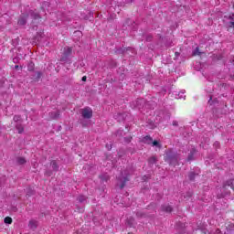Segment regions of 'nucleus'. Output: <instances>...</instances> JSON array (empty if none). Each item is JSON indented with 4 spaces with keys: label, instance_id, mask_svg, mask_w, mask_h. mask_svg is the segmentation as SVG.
<instances>
[{
    "label": "nucleus",
    "instance_id": "1",
    "mask_svg": "<svg viewBox=\"0 0 234 234\" xmlns=\"http://www.w3.org/2000/svg\"><path fill=\"white\" fill-rule=\"evenodd\" d=\"M229 189H233L234 191V179L227 181L223 186L221 187V197H228L229 195L230 191Z\"/></svg>",
    "mask_w": 234,
    "mask_h": 234
},
{
    "label": "nucleus",
    "instance_id": "2",
    "mask_svg": "<svg viewBox=\"0 0 234 234\" xmlns=\"http://www.w3.org/2000/svg\"><path fill=\"white\" fill-rule=\"evenodd\" d=\"M129 171L123 170L121 172V176L118 177L119 182H121L120 189H123L125 187L127 182H129Z\"/></svg>",
    "mask_w": 234,
    "mask_h": 234
},
{
    "label": "nucleus",
    "instance_id": "3",
    "mask_svg": "<svg viewBox=\"0 0 234 234\" xmlns=\"http://www.w3.org/2000/svg\"><path fill=\"white\" fill-rule=\"evenodd\" d=\"M82 118L85 120H90L92 118V109L85 107L81 110Z\"/></svg>",
    "mask_w": 234,
    "mask_h": 234
},
{
    "label": "nucleus",
    "instance_id": "4",
    "mask_svg": "<svg viewBox=\"0 0 234 234\" xmlns=\"http://www.w3.org/2000/svg\"><path fill=\"white\" fill-rule=\"evenodd\" d=\"M69 56H72V48L70 47L64 48V51L60 58V61H67Z\"/></svg>",
    "mask_w": 234,
    "mask_h": 234
},
{
    "label": "nucleus",
    "instance_id": "5",
    "mask_svg": "<svg viewBox=\"0 0 234 234\" xmlns=\"http://www.w3.org/2000/svg\"><path fill=\"white\" fill-rule=\"evenodd\" d=\"M58 118H59V112L58 111L50 112L48 113V122H50L52 120H58Z\"/></svg>",
    "mask_w": 234,
    "mask_h": 234
},
{
    "label": "nucleus",
    "instance_id": "6",
    "mask_svg": "<svg viewBox=\"0 0 234 234\" xmlns=\"http://www.w3.org/2000/svg\"><path fill=\"white\" fill-rule=\"evenodd\" d=\"M143 144H146L147 145H151L153 144V137L146 135L142 139Z\"/></svg>",
    "mask_w": 234,
    "mask_h": 234
},
{
    "label": "nucleus",
    "instance_id": "7",
    "mask_svg": "<svg viewBox=\"0 0 234 234\" xmlns=\"http://www.w3.org/2000/svg\"><path fill=\"white\" fill-rule=\"evenodd\" d=\"M28 228H30V229H37V220H30L28 223Z\"/></svg>",
    "mask_w": 234,
    "mask_h": 234
},
{
    "label": "nucleus",
    "instance_id": "8",
    "mask_svg": "<svg viewBox=\"0 0 234 234\" xmlns=\"http://www.w3.org/2000/svg\"><path fill=\"white\" fill-rule=\"evenodd\" d=\"M162 211H165V213H171V211H173V207L169 205H163Z\"/></svg>",
    "mask_w": 234,
    "mask_h": 234
},
{
    "label": "nucleus",
    "instance_id": "9",
    "mask_svg": "<svg viewBox=\"0 0 234 234\" xmlns=\"http://www.w3.org/2000/svg\"><path fill=\"white\" fill-rule=\"evenodd\" d=\"M16 162L18 165H25V164H27V159H25V157H17Z\"/></svg>",
    "mask_w": 234,
    "mask_h": 234
},
{
    "label": "nucleus",
    "instance_id": "10",
    "mask_svg": "<svg viewBox=\"0 0 234 234\" xmlns=\"http://www.w3.org/2000/svg\"><path fill=\"white\" fill-rule=\"evenodd\" d=\"M16 129L18 131V134H23V133L25 132L23 124H16Z\"/></svg>",
    "mask_w": 234,
    "mask_h": 234
},
{
    "label": "nucleus",
    "instance_id": "11",
    "mask_svg": "<svg viewBox=\"0 0 234 234\" xmlns=\"http://www.w3.org/2000/svg\"><path fill=\"white\" fill-rule=\"evenodd\" d=\"M51 166L53 171H58L59 169V166H58V163H56V161H51Z\"/></svg>",
    "mask_w": 234,
    "mask_h": 234
},
{
    "label": "nucleus",
    "instance_id": "12",
    "mask_svg": "<svg viewBox=\"0 0 234 234\" xmlns=\"http://www.w3.org/2000/svg\"><path fill=\"white\" fill-rule=\"evenodd\" d=\"M192 56H202V52H200V48H196V49L192 53Z\"/></svg>",
    "mask_w": 234,
    "mask_h": 234
},
{
    "label": "nucleus",
    "instance_id": "13",
    "mask_svg": "<svg viewBox=\"0 0 234 234\" xmlns=\"http://www.w3.org/2000/svg\"><path fill=\"white\" fill-rule=\"evenodd\" d=\"M34 67H35L34 63L33 62H29L28 66H27V70L29 72H32L34 70Z\"/></svg>",
    "mask_w": 234,
    "mask_h": 234
},
{
    "label": "nucleus",
    "instance_id": "14",
    "mask_svg": "<svg viewBox=\"0 0 234 234\" xmlns=\"http://www.w3.org/2000/svg\"><path fill=\"white\" fill-rule=\"evenodd\" d=\"M5 224H12L13 220L10 217H5L4 219Z\"/></svg>",
    "mask_w": 234,
    "mask_h": 234
},
{
    "label": "nucleus",
    "instance_id": "15",
    "mask_svg": "<svg viewBox=\"0 0 234 234\" xmlns=\"http://www.w3.org/2000/svg\"><path fill=\"white\" fill-rule=\"evenodd\" d=\"M18 25H27V18L21 17V18L18 20Z\"/></svg>",
    "mask_w": 234,
    "mask_h": 234
},
{
    "label": "nucleus",
    "instance_id": "16",
    "mask_svg": "<svg viewBox=\"0 0 234 234\" xmlns=\"http://www.w3.org/2000/svg\"><path fill=\"white\" fill-rule=\"evenodd\" d=\"M229 19H231V21L229 22V27L230 28L234 27V15L229 16Z\"/></svg>",
    "mask_w": 234,
    "mask_h": 234
},
{
    "label": "nucleus",
    "instance_id": "17",
    "mask_svg": "<svg viewBox=\"0 0 234 234\" xmlns=\"http://www.w3.org/2000/svg\"><path fill=\"white\" fill-rule=\"evenodd\" d=\"M193 156H195V152L191 151L187 157L188 162H191V160H193Z\"/></svg>",
    "mask_w": 234,
    "mask_h": 234
},
{
    "label": "nucleus",
    "instance_id": "18",
    "mask_svg": "<svg viewBox=\"0 0 234 234\" xmlns=\"http://www.w3.org/2000/svg\"><path fill=\"white\" fill-rule=\"evenodd\" d=\"M149 164H156V157L153 156V157H150L149 160H148Z\"/></svg>",
    "mask_w": 234,
    "mask_h": 234
},
{
    "label": "nucleus",
    "instance_id": "19",
    "mask_svg": "<svg viewBox=\"0 0 234 234\" xmlns=\"http://www.w3.org/2000/svg\"><path fill=\"white\" fill-rule=\"evenodd\" d=\"M14 122H21V115H15L13 118Z\"/></svg>",
    "mask_w": 234,
    "mask_h": 234
},
{
    "label": "nucleus",
    "instance_id": "20",
    "mask_svg": "<svg viewBox=\"0 0 234 234\" xmlns=\"http://www.w3.org/2000/svg\"><path fill=\"white\" fill-rule=\"evenodd\" d=\"M152 145L154 147H160V143L158 141L154 140V141H152Z\"/></svg>",
    "mask_w": 234,
    "mask_h": 234
},
{
    "label": "nucleus",
    "instance_id": "21",
    "mask_svg": "<svg viewBox=\"0 0 234 234\" xmlns=\"http://www.w3.org/2000/svg\"><path fill=\"white\" fill-rule=\"evenodd\" d=\"M188 177H189V180H195V173H194V172H191V173L188 175Z\"/></svg>",
    "mask_w": 234,
    "mask_h": 234
},
{
    "label": "nucleus",
    "instance_id": "22",
    "mask_svg": "<svg viewBox=\"0 0 234 234\" xmlns=\"http://www.w3.org/2000/svg\"><path fill=\"white\" fill-rule=\"evenodd\" d=\"M42 73L40 71L37 72V80H40Z\"/></svg>",
    "mask_w": 234,
    "mask_h": 234
},
{
    "label": "nucleus",
    "instance_id": "23",
    "mask_svg": "<svg viewBox=\"0 0 234 234\" xmlns=\"http://www.w3.org/2000/svg\"><path fill=\"white\" fill-rule=\"evenodd\" d=\"M83 200H85V197L80 196L79 197V202H83Z\"/></svg>",
    "mask_w": 234,
    "mask_h": 234
},
{
    "label": "nucleus",
    "instance_id": "24",
    "mask_svg": "<svg viewBox=\"0 0 234 234\" xmlns=\"http://www.w3.org/2000/svg\"><path fill=\"white\" fill-rule=\"evenodd\" d=\"M172 125L174 127H178V122L176 121H173Z\"/></svg>",
    "mask_w": 234,
    "mask_h": 234
},
{
    "label": "nucleus",
    "instance_id": "25",
    "mask_svg": "<svg viewBox=\"0 0 234 234\" xmlns=\"http://www.w3.org/2000/svg\"><path fill=\"white\" fill-rule=\"evenodd\" d=\"M82 81H87V76L82 77Z\"/></svg>",
    "mask_w": 234,
    "mask_h": 234
},
{
    "label": "nucleus",
    "instance_id": "26",
    "mask_svg": "<svg viewBox=\"0 0 234 234\" xmlns=\"http://www.w3.org/2000/svg\"><path fill=\"white\" fill-rule=\"evenodd\" d=\"M143 180L145 182L147 180V176H144Z\"/></svg>",
    "mask_w": 234,
    "mask_h": 234
},
{
    "label": "nucleus",
    "instance_id": "27",
    "mask_svg": "<svg viewBox=\"0 0 234 234\" xmlns=\"http://www.w3.org/2000/svg\"><path fill=\"white\" fill-rule=\"evenodd\" d=\"M15 69H19V66H17V65H16V66H15Z\"/></svg>",
    "mask_w": 234,
    "mask_h": 234
},
{
    "label": "nucleus",
    "instance_id": "28",
    "mask_svg": "<svg viewBox=\"0 0 234 234\" xmlns=\"http://www.w3.org/2000/svg\"><path fill=\"white\" fill-rule=\"evenodd\" d=\"M178 54H179L178 52H176V56H178Z\"/></svg>",
    "mask_w": 234,
    "mask_h": 234
},
{
    "label": "nucleus",
    "instance_id": "29",
    "mask_svg": "<svg viewBox=\"0 0 234 234\" xmlns=\"http://www.w3.org/2000/svg\"><path fill=\"white\" fill-rule=\"evenodd\" d=\"M231 228H234V225H231Z\"/></svg>",
    "mask_w": 234,
    "mask_h": 234
},
{
    "label": "nucleus",
    "instance_id": "30",
    "mask_svg": "<svg viewBox=\"0 0 234 234\" xmlns=\"http://www.w3.org/2000/svg\"><path fill=\"white\" fill-rule=\"evenodd\" d=\"M217 231H218V232H220V230H219V229H218Z\"/></svg>",
    "mask_w": 234,
    "mask_h": 234
},
{
    "label": "nucleus",
    "instance_id": "31",
    "mask_svg": "<svg viewBox=\"0 0 234 234\" xmlns=\"http://www.w3.org/2000/svg\"><path fill=\"white\" fill-rule=\"evenodd\" d=\"M0 130H1V126H0Z\"/></svg>",
    "mask_w": 234,
    "mask_h": 234
}]
</instances>
